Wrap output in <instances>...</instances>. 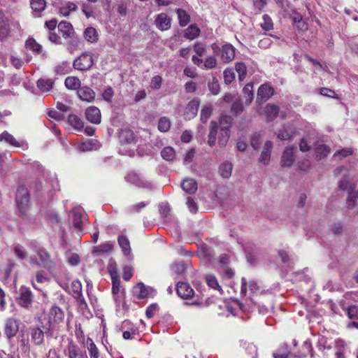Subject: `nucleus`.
<instances>
[{
	"instance_id": "f257e3e1",
	"label": "nucleus",
	"mask_w": 358,
	"mask_h": 358,
	"mask_svg": "<svg viewBox=\"0 0 358 358\" xmlns=\"http://www.w3.org/2000/svg\"><path fill=\"white\" fill-rule=\"evenodd\" d=\"M50 324L48 322V325L43 324L41 326H31L28 329V334L26 336L22 332L19 338L20 346L24 350H29L31 345L36 347H41L45 343V335H48L50 331Z\"/></svg>"
},
{
	"instance_id": "f03ea898",
	"label": "nucleus",
	"mask_w": 358,
	"mask_h": 358,
	"mask_svg": "<svg viewBox=\"0 0 358 358\" xmlns=\"http://www.w3.org/2000/svg\"><path fill=\"white\" fill-rule=\"evenodd\" d=\"M120 153L133 157L137 148V141L134 132L130 129H122L120 133Z\"/></svg>"
},
{
	"instance_id": "7ed1b4c3",
	"label": "nucleus",
	"mask_w": 358,
	"mask_h": 358,
	"mask_svg": "<svg viewBox=\"0 0 358 358\" xmlns=\"http://www.w3.org/2000/svg\"><path fill=\"white\" fill-rule=\"evenodd\" d=\"M15 202L17 208L21 215H26L29 206V194L24 186H20L17 190Z\"/></svg>"
},
{
	"instance_id": "20e7f679",
	"label": "nucleus",
	"mask_w": 358,
	"mask_h": 358,
	"mask_svg": "<svg viewBox=\"0 0 358 358\" xmlns=\"http://www.w3.org/2000/svg\"><path fill=\"white\" fill-rule=\"evenodd\" d=\"M87 220V215L84 209L77 206L71 211V220L73 227L78 231L83 229V225Z\"/></svg>"
},
{
	"instance_id": "39448f33",
	"label": "nucleus",
	"mask_w": 358,
	"mask_h": 358,
	"mask_svg": "<svg viewBox=\"0 0 358 358\" xmlns=\"http://www.w3.org/2000/svg\"><path fill=\"white\" fill-rule=\"evenodd\" d=\"M71 292L78 303L79 308L84 310L87 309V304L82 294V285L78 280H75L71 285Z\"/></svg>"
},
{
	"instance_id": "423d86ee",
	"label": "nucleus",
	"mask_w": 358,
	"mask_h": 358,
	"mask_svg": "<svg viewBox=\"0 0 358 358\" xmlns=\"http://www.w3.org/2000/svg\"><path fill=\"white\" fill-rule=\"evenodd\" d=\"M339 187L341 189H347L348 192V197L347 205L348 208H354L356 206V199L358 198V191L354 192L355 186L352 184V180H341Z\"/></svg>"
},
{
	"instance_id": "0eeeda50",
	"label": "nucleus",
	"mask_w": 358,
	"mask_h": 358,
	"mask_svg": "<svg viewBox=\"0 0 358 358\" xmlns=\"http://www.w3.org/2000/svg\"><path fill=\"white\" fill-rule=\"evenodd\" d=\"M20 321L14 317H8L5 321L4 334L8 340L13 338L19 331Z\"/></svg>"
},
{
	"instance_id": "6e6552de",
	"label": "nucleus",
	"mask_w": 358,
	"mask_h": 358,
	"mask_svg": "<svg viewBox=\"0 0 358 358\" xmlns=\"http://www.w3.org/2000/svg\"><path fill=\"white\" fill-rule=\"evenodd\" d=\"M94 64L92 55L91 53H83L73 62L74 69L79 71H87L90 69Z\"/></svg>"
},
{
	"instance_id": "1a4fd4ad",
	"label": "nucleus",
	"mask_w": 358,
	"mask_h": 358,
	"mask_svg": "<svg viewBox=\"0 0 358 358\" xmlns=\"http://www.w3.org/2000/svg\"><path fill=\"white\" fill-rule=\"evenodd\" d=\"M112 294L113 299L117 306L123 305L124 301V290L120 285V280L112 278Z\"/></svg>"
},
{
	"instance_id": "9d476101",
	"label": "nucleus",
	"mask_w": 358,
	"mask_h": 358,
	"mask_svg": "<svg viewBox=\"0 0 358 358\" xmlns=\"http://www.w3.org/2000/svg\"><path fill=\"white\" fill-rule=\"evenodd\" d=\"M3 141L9 144L10 145L15 148H20L22 150H27L29 148L27 141L24 140H17L12 134H9L6 131H4L3 133L0 134V141Z\"/></svg>"
},
{
	"instance_id": "9b49d317",
	"label": "nucleus",
	"mask_w": 358,
	"mask_h": 358,
	"mask_svg": "<svg viewBox=\"0 0 358 358\" xmlns=\"http://www.w3.org/2000/svg\"><path fill=\"white\" fill-rule=\"evenodd\" d=\"M17 301L21 307L26 309L30 308L32 306V294L30 289L25 287H22Z\"/></svg>"
},
{
	"instance_id": "f8f14e48",
	"label": "nucleus",
	"mask_w": 358,
	"mask_h": 358,
	"mask_svg": "<svg viewBox=\"0 0 358 358\" xmlns=\"http://www.w3.org/2000/svg\"><path fill=\"white\" fill-rule=\"evenodd\" d=\"M273 94V89L268 84L262 85L257 91V101L259 103L266 101Z\"/></svg>"
},
{
	"instance_id": "ddd939ff",
	"label": "nucleus",
	"mask_w": 358,
	"mask_h": 358,
	"mask_svg": "<svg viewBox=\"0 0 358 358\" xmlns=\"http://www.w3.org/2000/svg\"><path fill=\"white\" fill-rule=\"evenodd\" d=\"M294 150L295 148L289 146L286 147L282 152L280 164L283 167H289L292 165L294 161Z\"/></svg>"
},
{
	"instance_id": "4468645a",
	"label": "nucleus",
	"mask_w": 358,
	"mask_h": 358,
	"mask_svg": "<svg viewBox=\"0 0 358 358\" xmlns=\"http://www.w3.org/2000/svg\"><path fill=\"white\" fill-rule=\"evenodd\" d=\"M199 105L200 102L199 99H194L191 100L185 108V110L184 112V117L186 120H189L196 117L198 113Z\"/></svg>"
},
{
	"instance_id": "2eb2a0df",
	"label": "nucleus",
	"mask_w": 358,
	"mask_h": 358,
	"mask_svg": "<svg viewBox=\"0 0 358 358\" xmlns=\"http://www.w3.org/2000/svg\"><path fill=\"white\" fill-rule=\"evenodd\" d=\"M85 116L88 121L93 124H99L101 122L100 110L95 106H90L86 109Z\"/></svg>"
},
{
	"instance_id": "dca6fc26",
	"label": "nucleus",
	"mask_w": 358,
	"mask_h": 358,
	"mask_svg": "<svg viewBox=\"0 0 358 358\" xmlns=\"http://www.w3.org/2000/svg\"><path fill=\"white\" fill-rule=\"evenodd\" d=\"M33 168L35 169L36 177L43 178L44 179H52L56 177L55 173L45 169L42 165L38 162L33 164Z\"/></svg>"
},
{
	"instance_id": "f3484780",
	"label": "nucleus",
	"mask_w": 358,
	"mask_h": 358,
	"mask_svg": "<svg viewBox=\"0 0 358 358\" xmlns=\"http://www.w3.org/2000/svg\"><path fill=\"white\" fill-rule=\"evenodd\" d=\"M155 25L162 31L168 30L171 27V19L166 13H162L157 15Z\"/></svg>"
},
{
	"instance_id": "a211bd4d",
	"label": "nucleus",
	"mask_w": 358,
	"mask_h": 358,
	"mask_svg": "<svg viewBox=\"0 0 358 358\" xmlns=\"http://www.w3.org/2000/svg\"><path fill=\"white\" fill-rule=\"evenodd\" d=\"M235 57V48L231 44H226L221 50V59L224 63L231 62Z\"/></svg>"
},
{
	"instance_id": "6ab92c4d",
	"label": "nucleus",
	"mask_w": 358,
	"mask_h": 358,
	"mask_svg": "<svg viewBox=\"0 0 358 358\" xmlns=\"http://www.w3.org/2000/svg\"><path fill=\"white\" fill-rule=\"evenodd\" d=\"M37 254L41 259L44 268L50 271L55 266V263L51 259L50 255L45 250L40 248L37 250Z\"/></svg>"
},
{
	"instance_id": "aec40b11",
	"label": "nucleus",
	"mask_w": 358,
	"mask_h": 358,
	"mask_svg": "<svg viewBox=\"0 0 358 358\" xmlns=\"http://www.w3.org/2000/svg\"><path fill=\"white\" fill-rule=\"evenodd\" d=\"M176 291L178 296L182 299H188L194 294L192 288L186 282H178Z\"/></svg>"
},
{
	"instance_id": "412c9836",
	"label": "nucleus",
	"mask_w": 358,
	"mask_h": 358,
	"mask_svg": "<svg viewBox=\"0 0 358 358\" xmlns=\"http://www.w3.org/2000/svg\"><path fill=\"white\" fill-rule=\"evenodd\" d=\"M78 95L83 101L92 102L95 98V93L90 87L85 86L80 87L78 90Z\"/></svg>"
},
{
	"instance_id": "4be33fe9",
	"label": "nucleus",
	"mask_w": 358,
	"mask_h": 358,
	"mask_svg": "<svg viewBox=\"0 0 358 358\" xmlns=\"http://www.w3.org/2000/svg\"><path fill=\"white\" fill-rule=\"evenodd\" d=\"M273 148V143L270 141H267L263 148L262 153L259 157V162L264 164L269 162L271 159V150Z\"/></svg>"
},
{
	"instance_id": "5701e85b",
	"label": "nucleus",
	"mask_w": 358,
	"mask_h": 358,
	"mask_svg": "<svg viewBox=\"0 0 358 358\" xmlns=\"http://www.w3.org/2000/svg\"><path fill=\"white\" fill-rule=\"evenodd\" d=\"M241 285L242 286L241 293L243 296L246 294L247 286L248 287L249 290L250 291L251 293H255L259 289L257 282L255 280H251L248 282H247L245 278H242Z\"/></svg>"
},
{
	"instance_id": "b1692460",
	"label": "nucleus",
	"mask_w": 358,
	"mask_h": 358,
	"mask_svg": "<svg viewBox=\"0 0 358 358\" xmlns=\"http://www.w3.org/2000/svg\"><path fill=\"white\" fill-rule=\"evenodd\" d=\"M58 29L62 33V36L64 38H67L68 37H71L73 35H74L75 32L73 28V26L71 23L66 22V21H62L58 24Z\"/></svg>"
},
{
	"instance_id": "393cba45",
	"label": "nucleus",
	"mask_w": 358,
	"mask_h": 358,
	"mask_svg": "<svg viewBox=\"0 0 358 358\" xmlns=\"http://www.w3.org/2000/svg\"><path fill=\"white\" fill-rule=\"evenodd\" d=\"M277 134V138L281 141L290 140L294 134V129L290 126H284L282 130L280 131Z\"/></svg>"
},
{
	"instance_id": "a878e982",
	"label": "nucleus",
	"mask_w": 358,
	"mask_h": 358,
	"mask_svg": "<svg viewBox=\"0 0 358 358\" xmlns=\"http://www.w3.org/2000/svg\"><path fill=\"white\" fill-rule=\"evenodd\" d=\"M217 131L218 124L216 122L212 121L210 124V131L208 140V143L210 147H213L215 144Z\"/></svg>"
},
{
	"instance_id": "bb28decb",
	"label": "nucleus",
	"mask_w": 358,
	"mask_h": 358,
	"mask_svg": "<svg viewBox=\"0 0 358 358\" xmlns=\"http://www.w3.org/2000/svg\"><path fill=\"white\" fill-rule=\"evenodd\" d=\"M86 346L89 352L90 358H99V350L92 338H87Z\"/></svg>"
},
{
	"instance_id": "cd10ccee",
	"label": "nucleus",
	"mask_w": 358,
	"mask_h": 358,
	"mask_svg": "<svg viewBox=\"0 0 358 358\" xmlns=\"http://www.w3.org/2000/svg\"><path fill=\"white\" fill-rule=\"evenodd\" d=\"M180 186L182 190L188 194H194L198 189L196 180H182Z\"/></svg>"
},
{
	"instance_id": "c85d7f7f",
	"label": "nucleus",
	"mask_w": 358,
	"mask_h": 358,
	"mask_svg": "<svg viewBox=\"0 0 358 358\" xmlns=\"http://www.w3.org/2000/svg\"><path fill=\"white\" fill-rule=\"evenodd\" d=\"M50 314L55 323L59 324L64 321V313L59 307L53 306L50 309Z\"/></svg>"
},
{
	"instance_id": "c756f323",
	"label": "nucleus",
	"mask_w": 358,
	"mask_h": 358,
	"mask_svg": "<svg viewBox=\"0 0 358 358\" xmlns=\"http://www.w3.org/2000/svg\"><path fill=\"white\" fill-rule=\"evenodd\" d=\"M53 83L50 78H41L37 81V87L43 92H47L52 88Z\"/></svg>"
},
{
	"instance_id": "7c9ffc66",
	"label": "nucleus",
	"mask_w": 358,
	"mask_h": 358,
	"mask_svg": "<svg viewBox=\"0 0 358 358\" xmlns=\"http://www.w3.org/2000/svg\"><path fill=\"white\" fill-rule=\"evenodd\" d=\"M279 113L278 106L273 104H267L265 108V115L268 121L274 120Z\"/></svg>"
},
{
	"instance_id": "2f4dec72",
	"label": "nucleus",
	"mask_w": 358,
	"mask_h": 358,
	"mask_svg": "<svg viewBox=\"0 0 358 358\" xmlns=\"http://www.w3.org/2000/svg\"><path fill=\"white\" fill-rule=\"evenodd\" d=\"M134 292L138 299H144L149 295V288L143 282H139L134 287Z\"/></svg>"
},
{
	"instance_id": "473e14b6",
	"label": "nucleus",
	"mask_w": 358,
	"mask_h": 358,
	"mask_svg": "<svg viewBox=\"0 0 358 358\" xmlns=\"http://www.w3.org/2000/svg\"><path fill=\"white\" fill-rule=\"evenodd\" d=\"M232 164L230 162H226L222 163L219 167V173L223 178H229L232 173Z\"/></svg>"
},
{
	"instance_id": "72a5a7b5",
	"label": "nucleus",
	"mask_w": 358,
	"mask_h": 358,
	"mask_svg": "<svg viewBox=\"0 0 358 358\" xmlns=\"http://www.w3.org/2000/svg\"><path fill=\"white\" fill-rule=\"evenodd\" d=\"M98 33L93 27H87L84 31V38L89 43H94L98 40Z\"/></svg>"
},
{
	"instance_id": "f704fd0d",
	"label": "nucleus",
	"mask_w": 358,
	"mask_h": 358,
	"mask_svg": "<svg viewBox=\"0 0 358 358\" xmlns=\"http://www.w3.org/2000/svg\"><path fill=\"white\" fill-rule=\"evenodd\" d=\"M230 135V130L228 126H222L220 130V135L218 138V143L220 146L224 147L226 145Z\"/></svg>"
},
{
	"instance_id": "c9c22d12",
	"label": "nucleus",
	"mask_w": 358,
	"mask_h": 358,
	"mask_svg": "<svg viewBox=\"0 0 358 358\" xmlns=\"http://www.w3.org/2000/svg\"><path fill=\"white\" fill-rule=\"evenodd\" d=\"M206 281L209 287L217 290L220 294L223 293L221 286L218 284L216 277L208 274L206 276Z\"/></svg>"
},
{
	"instance_id": "e433bc0d",
	"label": "nucleus",
	"mask_w": 358,
	"mask_h": 358,
	"mask_svg": "<svg viewBox=\"0 0 358 358\" xmlns=\"http://www.w3.org/2000/svg\"><path fill=\"white\" fill-rule=\"evenodd\" d=\"M289 350L288 345L286 344L281 345L273 353V358H287L289 355Z\"/></svg>"
},
{
	"instance_id": "4c0bfd02",
	"label": "nucleus",
	"mask_w": 358,
	"mask_h": 358,
	"mask_svg": "<svg viewBox=\"0 0 358 358\" xmlns=\"http://www.w3.org/2000/svg\"><path fill=\"white\" fill-rule=\"evenodd\" d=\"M200 34V29L196 25H190L185 30L184 36L189 40L196 38Z\"/></svg>"
},
{
	"instance_id": "58836bf2",
	"label": "nucleus",
	"mask_w": 358,
	"mask_h": 358,
	"mask_svg": "<svg viewBox=\"0 0 358 358\" xmlns=\"http://www.w3.org/2000/svg\"><path fill=\"white\" fill-rule=\"evenodd\" d=\"M117 241L124 255H129L131 252V248L128 238L124 236H120Z\"/></svg>"
},
{
	"instance_id": "ea45409f",
	"label": "nucleus",
	"mask_w": 358,
	"mask_h": 358,
	"mask_svg": "<svg viewBox=\"0 0 358 358\" xmlns=\"http://www.w3.org/2000/svg\"><path fill=\"white\" fill-rule=\"evenodd\" d=\"M65 86L69 90H76L80 87V80L74 76H69L65 79Z\"/></svg>"
},
{
	"instance_id": "a19ab883",
	"label": "nucleus",
	"mask_w": 358,
	"mask_h": 358,
	"mask_svg": "<svg viewBox=\"0 0 358 358\" xmlns=\"http://www.w3.org/2000/svg\"><path fill=\"white\" fill-rule=\"evenodd\" d=\"M30 5L33 11L40 13L45 10L46 1L45 0H31Z\"/></svg>"
},
{
	"instance_id": "79ce46f5",
	"label": "nucleus",
	"mask_w": 358,
	"mask_h": 358,
	"mask_svg": "<svg viewBox=\"0 0 358 358\" xmlns=\"http://www.w3.org/2000/svg\"><path fill=\"white\" fill-rule=\"evenodd\" d=\"M244 97L245 99V104L250 105L254 98L253 94V85L252 84H247L243 90Z\"/></svg>"
},
{
	"instance_id": "37998d69",
	"label": "nucleus",
	"mask_w": 358,
	"mask_h": 358,
	"mask_svg": "<svg viewBox=\"0 0 358 358\" xmlns=\"http://www.w3.org/2000/svg\"><path fill=\"white\" fill-rule=\"evenodd\" d=\"M176 13L178 15L180 25L182 27L186 26L190 20L189 15L185 10L181 8L177 9Z\"/></svg>"
},
{
	"instance_id": "c03bdc74",
	"label": "nucleus",
	"mask_w": 358,
	"mask_h": 358,
	"mask_svg": "<svg viewBox=\"0 0 358 358\" xmlns=\"http://www.w3.org/2000/svg\"><path fill=\"white\" fill-rule=\"evenodd\" d=\"M68 122L75 129L79 130L83 127V122L76 115H70L68 117Z\"/></svg>"
},
{
	"instance_id": "a18cd8bd",
	"label": "nucleus",
	"mask_w": 358,
	"mask_h": 358,
	"mask_svg": "<svg viewBox=\"0 0 358 358\" xmlns=\"http://www.w3.org/2000/svg\"><path fill=\"white\" fill-rule=\"evenodd\" d=\"M26 48L34 53H39L41 50V45L36 43L34 38H28L25 43Z\"/></svg>"
},
{
	"instance_id": "49530a36",
	"label": "nucleus",
	"mask_w": 358,
	"mask_h": 358,
	"mask_svg": "<svg viewBox=\"0 0 358 358\" xmlns=\"http://www.w3.org/2000/svg\"><path fill=\"white\" fill-rule=\"evenodd\" d=\"M161 156L166 161H172L176 157V152L172 147L167 146L162 150Z\"/></svg>"
},
{
	"instance_id": "de8ad7c7",
	"label": "nucleus",
	"mask_w": 358,
	"mask_h": 358,
	"mask_svg": "<svg viewBox=\"0 0 358 358\" xmlns=\"http://www.w3.org/2000/svg\"><path fill=\"white\" fill-rule=\"evenodd\" d=\"M213 112V108L211 105H206L204 106L201 110L200 115L201 121L203 123H206L208 120L210 118Z\"/></svg>"
},
{
	"instance_id": "09e8293b",
	"label": "nucleus",
	"mask_w": 358,
	"mask_h": 358,
	"mask_svg": "<svg viewBox=\"0 0 358 358\" xmlns=\"http://www.w3.org/2000/svg\"><path fill=\"white\" fill-rule=\"evenodd\" d=\"M235 69L236 71L238 73L239 80H243L247 74V67L245 63L237 62L236 64Z\"/></svg>"
},
{
	"instance_id": "8fccbe9b",
	"label": "nucleus",
	"mask_w": 358,
	"mask_h": 358,
	"mask_svg": "<svg viewBox=\"0 0 358 358\" xmlns=\"http://www.w3.org/2000/svg\"><path fill=\"white\" fill-rule=\"evenodd\" d=\"M171 121L166 117H162L159 120L158 122V129L161 132H166L170 129Z\"/></svg>"
},
{
	"instance_id": "3c124183",
	"label": "nucleus",
	"mask_w": 358,
	"mask_h": 358,
	"mask_svg": "<svg viewBox=\"0 0 358 358\" xmlns=\"http://www.w3.org/2000/svg\"><path fill=\"white\" fill-rule=\"evenodd\" d=\"M330 152V148L325 145H319L316 148L315 155L317 158L322 159L327 157Z\"/></svg>"
},
{
	"instance_id": "603ef678",
	"label": "nucleus",
	"mask_w": 358,
	"mask_h": 358,
	"mask_svg": "<svg viewBox=\"0 0 358 358\" xmlns=\"http://www.w3.org/2000/svg\"><path fill=\"white\" fill-rule=\"evenodd\" d=\"M67 41V49L71 52H74L78 47L79 40L77 37L73 35L71 37L66 38Z\"/></svg>"
},
{
	"instance_id": "864d4df0",
	"label": "nucleus",
	"mask_w": 358,
	"mask_h": 358,
	"mask_svg": "<svg viewBox=\"0 0 358 358\" xmlns=\"http://www.w3.org/2000/svg\"><path fill=\"white\" fill-rule=\"evenodd\" d=\"M334 176L343 178L342 179H347L351 176V173L346 168L341 166L334 170Z\"/></svg>"
},
{
	"instance_id": "5fc2aeb1",
	"label": "nucleus",
	"mask_w": 358,
	"mask_h": 358,
	"mask_svg": "<svg viewBox=\"0 0 358 358\" xmlns=\"http://www.w3.org/2000/svg\"><path fill=\"white\" fill-rule=\"evenodd\" d=\"M80 356H85L83 353L80 352L78 347L75 345H70L68 347V357L69 358H80Z\"/></svg>"
},
{
	"instance_id": "6e6d98bb",
	"label": "nucleus",
	"mask_w": 358,
	"mask_h": 358,
	"mask_svg": "<svg viewBox=\"0 0 358 358\" xmlns=\"http://www.w3.org/2000/svg\"><path fill=\"white\" fill-rule=\"evenodd\" d=\"M263 22L260 24L261 27L265 31H270L273 27L271 18L268 15H264L262 17Z\"/></svg>"
},
{
	"instance_id": "4d7b16f0",
	"label": "nucleus",
	"mask_w": 358,
	"mask_h": 358,
	"mask_svg": "<svg viewBox=\"0 0 358 358\" xmlns=\"http://www.w3.org/2000/svg\"><path fill=\"white\" fill-rule=\"evenodd\" d=\"M336 345L338 350L335 352L336 358H345L344 350L345 347V343L341 340L336 341Z\"/></svg>"
},
{
	"instance_id": "13d9d810",
	"label": "nucleus",
	"mask_w": 358,
	"mask_h": 358,
	"mask_svg": "<svg viewBox=\"0 0 358 358\" xmlns=\"http://www.w3.org/2000/svg\"><path fill=\"white\" fill-rule=\"evenodd\" d=\"M217 59L212 56H210L203 62L202 69H212L216 67Z\"/></svg>"
},
{
	"instance_id": "bf43d9fd",
	"label": "nucleus",
	"mask_w": 358,
	"mask_h": 358,
	"mask_svg": "<svg viewBox=\"0 0 358 358\" xmlns=\"http://www.w3.org/2000/svg\"><path fill=\"white\" fill-rule=\"evenodd\" d=\"M113 249V245L108 242H106L102 243L98 246H96L94 249V252L99 254L109 252Z\"/></svg>"
},
{
	"instance_id": "052dcab7",
	"label": "nucleus",
	"mask_w": 358,
	"mask_h": 358,
	"mask_svg": "<svg viewBox=\"0 0 358 358\" xmlns=\"http://www.w3.org/2000/svg\"><path fill=\"white\" fill-rule=\"evenodd\" d=\"M235 79V73L232 69L227 68L224 71V80L226 84L231 83Z\"/></svg>"
},
{
	"instance_id": "680f3d73",
	"label": "nucleus",
	"mask_w": 358,
	"mask_h": 358,
	"mask_svg": "<svg viewBox=\"0 0 358 358\" xmlns=\"http://www.w3.org/2000/svg\"><path fill=\"white\" fill-rule=\"evenodd\" d=\"M262 139V134L255 133L251 138L250 144L254 150H257L259 148L260 143Z\"/></svg>"
},
{
	"instance_id": "e2e57ef3",
	"label": "nucleus",
	"mask_w": 358,
	"mask_h": 358,
	"mask_svg": "<svg viewBox=\"0 0 358 358\" xmlns=\"http://www.w3.org/2000/svg\"><path fill=\"white\" fill-rule=\"evenodd\" d=\"M313 143L309 140L308 138H303L301 139L299 144V149L302 152L308 151L312 148Z\"/></svg>"
},
{
	"instance_id": "0e129e2a",
	"label": "nucleus",
	"mask_w": 358,
	"mask_h": 358,
	"mask_svg": "<svg viewBox=\"0 0 358 358\" xmlns=\"http://www.w3.org/2000/svg\"><path fill=\"white\" fill-rule=\"evenodd\" d=\"M15 254L20 259H24L27 257V253L26 250L21 245H16L14 248Z\"/></svg>"
},
{
	"instance_id": "69168bd1",
	"label": "nucleus",
	"mask_w": 358,
	"mask_h": 358,
	"mask_svg": "<svg viewBox=\"0 0 358 358\" xmlns=\"http://www.w3.org/2000/svg\"><path fill=\"white\" fill-rule=\"evenodd\" d=\"M208 89L213 94H218L220 92V85L217 78H213V80L208 84Z\"/></svg>"
},
{
	"instance_id": "338daca9",
	"label": "nucleus",
	"mask_w": 358,
	"mask_h": 358,
	"mask_svg": "<svg viewBox=\"0 0 358 358\" xmlns=\"http://www.w3.org/2000/svg\"><path fill=\"white\" fill-rule=\"evenodd\" d=\"M162 83V78L160 76H154L150 81V87L153 90H159Z\"/></svg>"
},
{
	"instance_id": "774afa93",
	"label": "nucleus",
	"mask_w": 358,
	"mask_h": 358,
	"mask_svg": "<svg viewBox=\"0 0 358 358\" xmlns=\"http://www.w3.org/2000/svg\"><path fill=\"white\" fill-rule=\"evenodd\" d=\"M347 314L350 319L356 321L358 320V307L355 306H350L348 309Z\"/></svg>"
}]
</instances>
